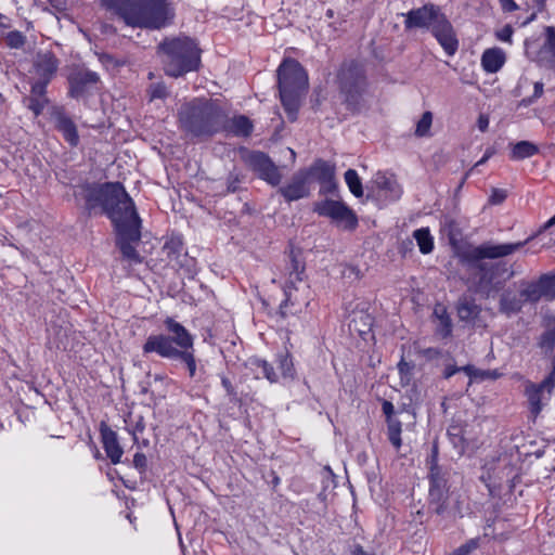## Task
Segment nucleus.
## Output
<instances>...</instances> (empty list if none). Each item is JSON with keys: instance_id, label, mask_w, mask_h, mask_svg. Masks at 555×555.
I'll list each match as a JSON object with an SVG mask.
<instances>
[{"instance_id": "nucleus-44", "label": "nucleus", "mask_w": 555, "mask_h": 555, "mask_svg": "<svg viewBox=\"0 0 555 555\" xmlns=\"http://www.w3.org/2000/svg\"><path fill=\"white\" fill-rule=\"evenodd\" d=\"M465 372L469 377H476L477 376V371L476 369L473 366V365H465V366H462V367H457V366H448L444 371V377L446 378H450L451 376H453L455 373L457 372Z\"/></svg>"}, {"instance_id": "nucleus-21", "label": "nucleus", "mask_w": 555, "mask_h": 555, "mask_svg": "<svg viewBox=\"0 0 555 555\" xmlns=\"http://www.w3.org/2000/svg\"><path fill=\"white\" fill-rule=\"evenodd\" d=\"M306 171L308 172V177L311 175L325 185L322 192L331 193L336 190V183L334 181L335 169L334 166L327 162L319 159Z\"/></svg>"}, {"instance_id": "nucleus-46", "label": "nucleus", "mask_w": 555, "mask_h": 555, "mask_svg": "<svg viewBox=\"0 0 555 555\" xmlns=\"http://www.w3.org/2000/svg\"><path fill=\"white\" fill-rule=\"evenodd\" d=\"M514 29L511 25H505L501 29L495 31V38L500 41L512 43V37Z\"/></svg>"}, {"instance_id": "nucleus-26", "label": "nucleus", "mask_w": 555, "mask_h": 555, "mask_svg": "<svg viewBox=\"0 0 555 555\" xmlns=\"http://www.w3.org/2000/svg\"><path fill=\"white\" fill-rule=\"evenodd\" d=\"M102 442L103 449L111 462L113 464L119 463L124 451L119 446L117 434L109 428L102 430Z\"/></svg>"}, {"instance_id": "nucleus-22", "label": "nucleus", "mask_w": 555, "mask_h": 555, "mask_svg": "<svg viewBox=\"0 0 555 555\" xmlns=\"http://www.w3.org/2000/svg\"><path fill=\"white\" fill-rule=\"evenodd\" d=\"M505 62L506 54L499 47L486 49L480 60L482 69L488 74L498 73L504 66Z\"/></svg>"}, {"instance_id": "nucleus-15", "label": "nucleus", "mask_w": 555, "mask_h": 555, "mask_svg": "<svg viewBox=\"0 0 555 555\" xmlns=\"http://www.w3.org/2000/svg\"><path fill=\"white\" fill-rule=\"evenodd\" d=\"M246 163L257 172L260 179L273 186L280 184L282 175L267 154L258 151L250 152L246 156Z\"/></svg>"}, {"instance_id": "nucleus-29", "label": "nucleus", "mask_w": 555, "mask_h": 555, "mask_svg": "<svg viewBox=\"0 0 555 555\" xmlns=\"http://www.w3.org/2000/svg\"><path fill=\"white\" fill-rule=\"evenodd\" d=\"M437 320L436 334L441 338H448L452 334V320L443 305H437L434 309Z\"/></svg>"}, {"instance_id": "nucleus-31", "label": "nucleus", "mask_w": 555, "mask_h": 555, "mask_svg": "<svg viewBox=\"0 0 555 555\" xmlns=\"http://www.w3.org/2000/svg\"><path fill=\"white\" fill-rule=\"evenodd\" d=\"M539 149L529 141H519L512 145L509 157L513 160H521L538 154Z\"/></svg>"}, {"instance_id": "nucleus-42", "label": "nucleus", "mask_w": 555, "mask_h": 555, "mask_svg": "<svg viewBox=\"0 0 555 555\" xmlns=\"http://www.w3.org/2000/svg\"><path fill=\"white\" fill-rule=\"evenodd\" d=\"M165 251L167 253V256L172 259L173 256H179L182 253V242L180 238H171L170 241L166 242L164 246Z\"/></svg>"}, {"instance_id": "nucleus-60", "label": "nucleus", "mask_w": 555, "mask_h": 555, "mask_svg": "<svg viewBox=\"0 0 555 555\" xmlns=\"http://www.w3.org/2000/svg\"><path fill=\"white\" fill-rule=\"evenodd\" d=\"M543 88H544V86H543L542 82H540V81L535 82L534 83V88H533L534 90H533V95L532 96L534 99L540 98L543 94Z\"/></svg>"}, {"instance_id": "nucleus-25", "label": "nucleus", "mask_w": 555, "mask_h": 555, "mask_svg": "<svg viewBox=\"0 0 555 555\" xmlns=\"http://www.w3.org/2000/svg\"><path fill=\"white\" fill-rule=\"evenodd\" d=\"M221 131H225L236 137H248L253 131V124L248 117L244 115L227 118L224 115V124Z\"/></svg>"}, {"instance_id": "nucleus-38", "label": "nucleus", "mask_w": 555, "mask_h": 555, "mask_svg": "<svg viewBox=\"0 0 555 555\" xmlns=\"http://www.w3.org/2000/svg\"><path fill=\"white\" fill-rule=\"evenodd\" d=\"M253 365H255L258 375H261L271 383H275L278 380V375L273 366L266 360L256 359L253 361Z\"/></svg>"}, {"instance_id": "nucleus-13", "label": "nucleus", "mask_w": 555, "mask_h": 555, "mask_svg": "<svg viewBox=\"0 0 555 555\" xmlns=\"http://www.w3.org/2000/svg\"><path fill=\"white\" fill-rule=\"evenodd\" d=\"M555 387V365L552 372L540 384L528 383L525 393L528 399L529 409L533 416H538L543 408V401L550 400Z\"/></svg>"}, {"instance_id": "nucleus-45", "label": "nucleus", "mask_w": 555, "mask_h": 555, "mask_svg": "<svg viewBox=\"0 0 555 555\" xmlns=\"http://www.w3.org/2000/svg\"><path fill=\"white\" fill-rule=\"evenodd\" d=\"M539 344L543 349L553 350L555 347V328L544 332Z\"/></svg>"}, {"instance_id": "nucleus-58", "label": "nucleus", "mask_w": 555, "mask_h": 555, "mask_svg": "<svg viewBox=\"0 0 555 555\" xmlns=\"http://www.w3.org/2000/svg\"><path fill=\"white\" fill-rule=\"evenodd\" d=\"M133 462L135 467H143L145 466L146 457L143 453H135L133 457Z\"/></svg>"}, {"instance_id": "nucleus-16", "label": "nucleus", "mask_w": 555, "mask_h": 555, "mask_svg": "<svg viewBox=\"0 0 555 555\" xmlns=\"http://www.w3.org/2000/svg\"><path fill=\"white\" fill-rule=\"evenodd\" d=\"M307 182L308 172L306 170H300L293 176L289 183L281 186L279 192L287 202L298 201L309 195Z\"/></svg>"}, {"instance_id": "nucleus-7", "label": "nucleus", "mask_w": 555, "mask_h": 555, "mask_svg": "<svg viewBox=\"0 0 555 555\" xmlns=\"http://www.w3.org/2000/svg\"><path fill=\"white\" fill-rule=\"evenodd\" d=\"M336 83L347 108L359 112L364 105L369 81L362 64L356 61L344 62L336 74Z\"/></svg>"}, {"instance_id": "nucleus-54", "label": "nucleus", "mask_w": 555, "mask_h": 555, "mask_svg": "<svg viewBox=\"0 0 555 555\" xmlns=\"http://www.w3.org/2000/svg\"><path fill=\"white\" fill-rule=\"evenodd\" d=\"M500 3L504 12H514L518 8L514 0H500Z\"/></svg>"}, {"instance_id": "nucleus-1", "label": "nucleus", "mask_w": 555, "mask_h": 555, "mask_svg": "<svg viewBox=\"0 0 555 555\" xmlns=\"http://www.w3.org/2000/svg\"><path fill=\"white\" fill-rule=\"evenodd\" d=\"M531 237L524 242L493 244L487 242L478 246H469L459 253L461 264L466 271V284L475 293L490 297L502 288L499 280L501 267L486 259H496L509 256L522 248Z\"/></svg>"}, {"instance_id": "nucleus-49", "label": "nucleus", "mask_w": 555, "mask_h": 555, "mask_svg": "<svg viewBox=\"0 0 555 555\" xmlns=\"http://www.w3.org/2000/svg\"><path fill=\"white\" fill-rule=\"evenodd\" d=\"M413 370V365L409 362H406L403 358L398 363V371L401 375V377L411 375Z\"/></svg>"}, {"instance_id": "nucleus-2", "label": "nucleus", "mask_w": 555, "mask_h": 555, "mask_svg": "<svg viewBox=\"0 0 555 555\" xmlns=\"http://www.w3.org/2000/svg\"><path fill=\"white\" fill-rule=\"evenodd\" d=\"M81 196L90 214L101 208L114 228L140 218L132 198L120 182L86 184Z\"/></svg>"}, {"instance_id": "nucleus-24", "label": "nucleus", "mask_w": 555, "mask_h": 555, "mask_svg": "<svg viewBox=\"0 0 555 555\" xmlns=\"http://www.w3.org/2000/svg\"><path fill=\"white\" fill-rule=\"evenodd\" d=\"M374 182L377 189L380 192H384L386 198L389 201H398L401 197L402 189L393 176L385 172H377Z\"/></svg>"}, {"instance_id": "nucleus-39", "label": "nucleus", "mask_w": 555, "mask_h": 555, "mask_svg": "<svg viewBox=\"0 0 555 555\" xmlns=\"http://www.w3.org/2000/svg\"><path fill=\"white\" fill-rule=\"evenodd\" d=\"M146 92L150 101L164 100L169 95V91L164 82H155L150 85Z\"/></svg>"}, {"instance_id": "nucleus-18", "label": "nucleus", "mask_w": 555, "mask_h": 555, "mask_svg": "<svg viewBox=\"0 0 555 555\" xmlns=\"http://www.w3.org/2000/svg\"><path fill=\"white\" fill-rule=\"evenodd\" d=\"M100 77L98 73L89 69H80L68 77L69 94L72 98L81 96L90 86L98 83Z\"/></svg>"}, {"instance_id": "nucleus-56", "label": "nucleus", "mask_w": 555, "mask_h": 555, "mask_svg": "<svg viewBox=\"0 0 555 555\" xmlns=\"http://www.w3.org/2000/svg\"><path fill=\"white\" fill-rule=\"evenodd\" d=\"M477 126H478V129L481 131V132H485L487 131L488 127H489V118L488 116L486 115H480L478 120H477Z\"/></svg>"}, {"instance_id": "nucleus-41", "label": "nucleus", "mask_w": 555, "mask_h": 555, "mask_svg": "<svg viewBox=\"0 0 555 555\" xmlns=\"http://www.w3.org/2000/svg\"><path fill=\"white\" fill-rule=\"evenodd\" d=\"M5 40L10 48L18 49L24 46L25 36L18 30H13L7 34Z\"/></svg>"}, {"instance_id": "nucleus-11", "label": "nucleus", "mask_w": 555, "mask_h": 555, "mask_svg": "<svg viewBox=\"0 0 555 555\" xmlns=\"http://www.w3.org/2000/svg\"><path fill=\"white\" fill-rule=\"evenodd\" d=\"M313 210L319 216L330 218L334 223L345 230H354L358 227L357 215L341 201H319L314 203Z\"/></svg>"}, {"instance_id": "nucleus-10", "label": "nucleus", "mask_w": 555, "mask_h": 555, "mask_svg": "<svg viewBox=\"0 0 555 555\" xmlns=\"http://www.w3.org/2000/svg\"><path fill=\"white\" fill-rule=\"evenodd\" d=\"M115 231L117 235L116 245L122 258L130 264L141 263L143 258L135 248V244L141 240V219L138 218L127 223H121L115 227Z\"/></svg>"}, {"instance_id": "nucleus-50", "label": "nucleus", "mask_w": 555, "mask_h": 555, "mask_svg": "<svg viewBox=\"0 0 555 555\" xmlns=\"http://www.w3.org/2000/svg\"><path fill=\"white\" fill-rule=\"evenodd\" d=\"M382 410L386 416V422H388L389 420H396L395 417H392L395 406L390 401L385 400L382 404Z\"/></svg>"}, {"instance_id": "nucleus-34", "label": "nucleus", "mask_w": 555, "mask_h": 555, "mask_svg": "<svg viewBox=\"0 0 555 555\" xmlns=\"http://www.w3.org/2000/svg\"><path fill=\"white\" fill-rule=\"evenodd\" d=\"M521 309V300L512 294H503L500 299V311L511 315L519 312Z\"/></svg>"}, {"instance_id": "nucleus-55", "label": "nucleus", "mask_w": 555, "mask_h": 555, "mask_svg": "<svg viewBox=\"0 0 555 555\" xmlns=\"http://www.w3.org/2000/svg\"><path fill=\"white\" fill-rule=\"evenodd\" d=\"M221 385L229 396H235L234 387L228 377H225V376L221 377Z\"/></svg>"}, {"instance_id": "nucleus-9", "label": "nucleus", "mask_w": 555, "mask_h": 555, "mask_svg": "<svg viewBox=\"0 0 555 555\" xmlns=\"http://www.w3.org/2000/svg\"><path fill=\"white\" fill-rule=\"evenodd\" d=\"M286 274L287 279L283 286L285 298L280 305V314L283 318L300 312L302 306L294 292L297 291L296 283L302 282L304 280L305 264L296 258L293 250L289 255V263L286 267Z\"/></svg>"}, {"instance_id": "nucleus-6", "label": "nucleus", "mask_w": 555, "mask_h": 555, "mask_svg": "<svg viewBox=\"0 0 555 555\" xmlns=\"http://www.w3.org/2000/svg\"><path fill=\"white\" fill-rule=\"evenodd\" d=\"M164 52V69L168 76L180 77L198 68L199 50L194 40L190 38H173L160 43Z\"/></svg>"}, {"instance_id": "nucleus-35", "label": "nucleus", "mask_w": 555, "mask_h": 555, "mask_svg": "<svg viewBox=\"0 0 555 555\" xmlns=\"http://www.w3.org/2000/svg\"><path fill=\"white\" fill-rule=\"evenodd\" d=\"M402 423L399 420H389L387 422V437L396 450L402 446L401 440Z\"/></svg>"}, {"instance_id": "nucleus-4", "label": "nucleus", "mask_w": 555, "mask_h": 555, "mask_svg": "<svg viewBox=\"0 0 555 555\" xmlns=\"http://www.w3.org/2000/svg\"><path fill=\"white\" fill-rule=\"evenodd\" d=\"M179 127L192 138H209L222 130L224 112L214 101L195 98L178 111Z\"/></svg>"}, {"instance_id": "nucleus-28", "label": "nucleus", "mask_w": 555, "mask_h": 555, "mask_svg": "<svg viewBox=\"0 0 555 555\" xmlns=\"http://www.w3.org/2000/svg\"><path fill=\"white\" fill-rule=\"evenodd\" d=\"M165 359L180 360L183 362L189 371V376L194 378L197 374V362L194 354V348L190 350H181V352H175L172 349L164 350Z\"/></svg>"}, {"instance_id": "nucleus-8", "label": "nucleus", "mask_w": 555, "mask_h": 555, "mask_svg": "<svg viewBox=\"0 0 555 555\" xmlns=\"http://www.w3.org/2000/svg\"><path fill=\"white\" fill-rule=\"evenodd\" d=\"M167 331L171 336L165 334L150 335L142 346L144 354L156 353L165 359V351L172 349L175 352L193 349L194 339L191 333L172 318L164 321Z\"/></svg>"}, {"instance_id": "nucleus-37", "label": "nucleus", "mask_w": 555, "mask_h": 555, "mask_svg": "<svg viewBox=\"0 0 555 555\" xmlns=\"http://www.w3.org/2000/svg\"><path fill=\"white\" fill-rule=\"evenodd\" d=\"M279 370L285 378H294L295 367L292 356L288 352H282L278 354Z\"/></svg>"}, {"instance_id": "nucleus-51", "label": "nucleus", "mask_w": 555, "mask_h": 555, "mask_svg": "<svg viewBox=\"0 0 555 555\" xmlns=\"http://www.w3.org/2000/svg\"><path fill=\"white\" fill-rule=\"evenodd\" d=\"M477 376L475 378H479V379H486V378H492V379H495L499 374L496 373V371H490V370H485V371H481V370H477Z\"/></svg>"}, {"instance_id": "nucleus-20", "label": "nucleus", "mask_w": 555, "mask_h": 555, "mask_svg": "<svg viewBox=\"0 0 555 555\" xmlns=\"http://www.w3.org/2000/svg\"><path fill=\"white\" fill-rule=\"evenodd\" d=\"M34 67L40 78L37 82H44L48 86L59 68V60L51 52L39 53Z\"/></svg>"}, {"instance_id": "nucleus-19", "label": "nucleus", "mask_w": 555, "mask_h": 555, "mask_svg": "<svg viewBox=\"0 0 555 555\" xmlns=\"http://www.w3.org/2000/svg\"><path fill=\"white\" fill-rule=\"evenodd\" d=\"M51 115L55 121L56 129L63 134L64 139L72 146H76L79 142L77 127L74 121L65 114L64 108L54 106L52 108Z\"/></svg>"}, {"instance_id": "nucleus-43", "label": "nucleus", "mask_w": 555, "mask_h": 555, "mask_svg": "<svg viewBox=\"0 0 555 555\" xmlns=\"http://www.w3.org/2000/svg\"><path fill=\"white\" fill-rule=\"evenodd\" d=\"M542 282L545 284L546 298L555 299V271L542 274Z\"/></svg>"}, {"instance_id": "nucleus-64", "label": "nucleus", "mask_w": 555, "mask_h": 555, "mask_svg": "<svg viewBox=\"0 0 555 555\" xmlns=\"http://www.w3.org/2000/svg\"><path fill=\"white\" fill-rule=\"evenodd\" d=\"M7 26L3 23H0V37L4 36Z\"/></svg>"}, {"instance_id": "nucleus-3", "label": "nucleus", "mask_w": 555, "mask_h": 555, "mask_svg": "<svg viewBox=\"0 0 555 555\" xmlns=\"http://www.w3.org/2000/svg\"><path fill=\"white\" fill-rule=\"evenodd\" d=\"M101 3L132 28L160 29L172 16L169 0H101Z\"/></svg>"}, {"instance_id": "nucleus-33", "label": "nucleus", "mask_w": 555, "mask_h": 555, "mask_svg": "<svg viewBox=\"0 0 555 555\" xmlns=\"http://www.w3.org/2000/svg\"><path fill=\"white\" fill-rule=\"evenodd\" d=\"M413 236L417 243L420 251L424 255L429 254L434 249V237L428 228H421L413 232Z\"/></svg>"}, {"instance_id": "nucleus-62", "label": "nucleus", "mask_w": 555, "mask_h": 555, "mask_svg": "<svg viewBox=\"0 0 555 555\" xmlns=\"http://www.w3.org/2000/svg\"><path fill=\"white\" fill-rule=\"evenodd\" d=\"M150 383H145V384H141V392L142 393H147L149 392V387H150Z\"/></svg>"}, {"instance_id": "nucleus-47", "label": "nucleus", "mask_w": 555, "mask_h": 555, "mask_svg": "<svg viewBox=\"0 0 555 555\" xmlns=\"http://www.w3.org/2000/svg\"><path fill=\"white\" fill-rule=\"evenodd\" d=\"M507 197V193L502 189H493L489 197V202L492 205L502 204Z\"/></svg>"}, {"instance_id": "nucleus-52", "label": "nucleus", "mask_w": 555, "mask_h": 555, "mask_svg": "<svg viewBox=\"0 0 555 555\" xmlns=\"http://www.w3.org/2000/svg\"><path fill=\"white\" fill-rule=\"evenodd\" d=\"M547 47L555 56V30L551 27L547 28Z\"/></svg>"}, {"instance_id": "nucleus-17", "label": "nucleus", "mask_w": 555, "mask_h": 555, "mask_svg": "<svg viewBox=\"0 0 555 555\" xmlns=\"http://www.w3.org/2000/svg\"><path fill=\"white\" fill-rule=\"evenodd\" d=\"M431 33L448 55L451 56L455 54L459 48V40L447 17L441 20V22L434 27Z\"/></svg>"}, {"instance_id": "nucleus-30", "label": "nucleus", "mask_w": 555, "mask_h": 555, "mask_svg": "<svg viewBox=\"0 0 555 555\" xmlns=\"http://www.w3.org/2000/svg\"><path fill=\"white\" fill-rule=\"evenodd\" d=\"M372 325L373 318L370 313L364 310H357L352 312L349 326L360 335H364L370 332Z\"/></svg>"}, {"instance_id": "nucleus-57", "label": "nucleus", "mask_w": 555, "mask_h": 555, "mask_svg": "<svg viewBox=\"0 0 555 555\" xmlns=\"http://www.w3.org/2000/svg\"><path fill=\"white\" fill-rule=\"evenodd\" d=\"M474 547L473 544H465L455 550L451 555H468Z\"/></svg>"}, {"instance_id": "nucleus-32", "label": "nucleus", "mask_w": 555, "mask_h": 555, "mask_svg": "<svg viewBox=\"0 0 555 555\" xmlns=\"http://www.w3.org/2000/svg\"><path fill=\"white\" fill-rule=\"evenodd\" d=\"M520 296L524 297L525 300L530 302H537L542 297L546 298L545 284L542 282V276H540L538 281L529 283L520 292Z\"/></svg>"}, {"instance_id": "nucleus-27", "label": "nucleus", "mask_w": 555, "mask_h": 555, "mask_svg": "<svg viewBox=\"0 0 555 555\" xmlns=\"http://www.w3.org/2000/svg\"><path fill=\"white\" fill-rule=\"evenodd\" d=\"M456 310L461 321L473 323L479 317L481 307L476 304L474 298L465 296L459 299Z\"/></svg>"}, {"instance_id": "nucleus-48", "label": "nucleus", "mask_w": 555, "mask_h": 555, "mask_svg": "<svg viewBox=\"0 0 555 555\" xmlns=\"http://www.w3.org/2000/svg\"><path fill=\"white\" fill-rule=\"evenodd\" d=\"M241 179L236 173H230L228 177L227 191L228 193H234L238 190Z\"/></svg>"}, {"instance_id": "nucleus-23", "label": "nucleus", "mask_w": 555, "mask_h": 555, "mask_svg": "<svg viewBox=\"0 0 555 555\" xmlns=\"http://www.w3.org/2000/svg\"><path fill=\"white\" fill-rule=\"evenodd\" d=\"M47 87L48 86L44 85V82H34L31 85L30 95L25 100L27 102V107L35 114V116H39L49 103L46 95Z\"/></svg>"}, {"instance_id": "nucleus-5", "label": "nucleus", "mask_w": 555, "mask_h": 555, "mask_svg": "<svg viewBox=\"0 0 555 555\" xmlns=\"http://www.w3.org/2000/svg\"><path fill=\"white\" fill-rule=\"evenodd\" d=\"M278 85L282 105L293 121L309 87L308 74L298 61L285 59L278 68Z\"/></svg>"}, {"instance_id": "nucleus-53", "label": "nucleus", "mask_w": 555, "mask_h": 555, "mask_svg": "<svg viewBox=\"0 0 555 555\" xmlns=\"http://www.w3.org/2000/svg\"><path fill=\"white\" fill-rule=\"evenodd\" d=\"M496 150L493 146H490L486 150L483 156L476 163V166H481L488 162L494 154Z\"/></svg>"}, {"instance_id": "nucleus-40", "label": "nucleus", "mask_w": 555, "mask_h": 555, "mask_svg": "<svg viewBox=\"0 0 555 555\" xmlns=\"http://www.w3.org/2000/svg\"><path fill=\"white\" fill-rule=\"evenodd\" d=\"M431 124L433 114L430 112H425L416 124L415 134L417 137L427 135L430 130Z\"/></svg>"}, {"instance_id": "nucleus-12", "label": "nucleus", "mask_w": 555, "mask_h": 555, "mask_svg": "<svg viewBox=\"0 0 555 555\" xmlns=\"http://www.w3.org/2000/svg\"><path fill=\"white\" fill-rule=\"evenodd\" d=\"M437 461V448L433 450V462ZM448 488L447 480L441 474L437 463L431 464L429 475V500L435 506V512L439 515L447 509Z\"/></svg>"}, {"instance_id": "nucleus-14", "label": "nucleus", "mask_w": 555, "mask_h": 555, "mask_svg": "<svg viewBox=\"0 0 555 555\" xmlns=\"http://www.w3.org/2000/svg\"><path fill=\"white\" fill-rule=\"evenodd\" d=\"M444 17L446 15L441 12L439 7L425 4L405 14L404 26L406 29L430 28L433 30Z\"/></svg>"}, {"instance_id": "nucleus-63", "label": "nucleus", "mask_w": 555, "mask_h": 555, "mask_svg": "<svg viewBox=\"0 0 555 555\" xmlns=\"http://www.w3.org/2000/svg\"><path fill=\"white\" fill-rule=\"evenodd\" d=\"M555 224V215L550 219L547 220V222L545 223L544 228H551L552 225Z\"/></svg>"}, {"instance_id": "nucleus-61", "label": "nucleus", "mask_w": 555, "mask_h": 555, "mask_svg": "<svg viewBox=\"0 0 555 555\" xmlns=\"http://www.w3.org/2000/svg\"><path fill=\"white\" fill-rule=\"evenodd\" d=\"M351 554L352 555H374V554H370V553L365 552L363 550V547L361 545H359V544L353 546V550H352Z\"/></svg>"}, {"instance_id": "nucleus-36", "label": "nucleus", "mask_w": 555, "mask_h": 555, "mask_svg": "<svg viewBox=\"0 0 555 555\" xmlns=\"http://www.w3.org/2000/svg\"><path fill=\"white\" fill-rule=\"evenodd\" d=\"M345 182L348 185L349 191L356 196L361 197L363 195L362 182L359 178L358 172L354 169H348L345 175Z\"/></svg>"}, {"instance_id": "nucleus-59", "label": "nucleus", "mask_w": 555, "mask_h": 555, "mask_svg": "<svg viewBox=\"0 0 555 555\" xmlns=\"http://www.w3.org/2000/svg\"><path fill=\"white\" fill-rule=\"evenodd\" d=\"M153 379L155 383H162V384H165V385H168V384H171L172 383V379H169L166 375L164 374H155L153 376Z\"/></svg>"}]
</instances>
